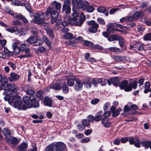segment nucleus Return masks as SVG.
Segmentation results:
<instances>
[{
    "label": "nucleus",
    "instance_id": "obj_56",
    "mask_svg": "<svg viewBox=\"0 0 151 151\" xmlns=\"http://www.w3.org/2000/svg\"><path fill=\"white\" fill-rule=\"evenodd\" d=\"M100 101V99L97 98H96L92 99L91 101V103L93 105H96Z\"/></svg>",
    "mask_w": 151,
    "mask_h": 151
},
{
    "label": "nucleus",
    "instance_id": "obj_41",
    "mask_svg": "<svg viewBox=\"0 0 151 151\" xmlns=\"http://www.w3.org/2000/svg\"><path fill=\"white\" fill-rule=\"evenodd\" d=\"M80 18V19L79 21L80 24H79V26L81 27L85 20V17L83 13L82 12L81 13Z\"/></svg>",
    "mask_w": 151,
    "mask_h": 151
},
{
    "label": "nucleus",
    "instance_id": "obj_54",
    "mask_svg": "<svg viewBox=\"0 0 151 151\" xmlns=\"http://www.w3.org/2000/svg\"><path fill=\"white\" fill-rule=\"evenodd\" d=\"M115 27H117L120 28L122 29H123L124 30H125L128 29V28H127L126 27H124L120 24H117L116 23H115Z\"/></svg>",
    "mask_w": 151,
    "mask_h": 151
},
{
    "label": "nucleus",
    "instance_id": "obj_11",
    "mask_svg": "<svg viewBox=\"0 0 151 151\" xmlns=\"http://www.w3.org/2000/svg\"><path fill=\"white\" fill-rule=\"evenodd\" d=\"M119 78L117 77H114L111 78L108 80L107 82L109 86L111 85V84L115 86H117L119 84Z\"/></svg>",
    "mask_w": 151,
    "mask_h": 151
},
{
    "label": "nucleus",
    "instance_id": "obj_63",
    "mask_svg": "<svg viewBox=\"0 0 151 151\" xmlns=\"http://www.w3.org/2000/svg\"><path fill=\"white\" fill-rule=\"evenodd\" d=\"M23 6H24L26 9L29 12L31 11V9L30 6L29 5V3H26L25 4L23 3Z\"/></svg>",
    "mask_w": 151,
    "mask_h": 151
},
{
    "label": "nucleus",
    "instance_id": "obj_21",
    "mask_svg": "<svg viewBox=\"0 0 151 151\" xmlns=\"http://www.w3.org/2000/svg\"><path fill=\"white\" fill-rule=\"evenodd\" d=\"M7 139L9 142L13 145H15L18 144V139L15 137L11 136L7 138Z\"/></svg>",
    "mask_w": 151,
    "mask_h": 151
},
{
    "label": "nucleus",
    "instance_id": "obj_30",
    "mask_svg": "<svg viewBox=\"0 0 151 151\" xmlns=\"http://www.w3.org/2000/svg\"><path fill=\"white\" fill-rule=\"evenodd\" d=\"M51 5L53 6L52 8H55L57 10H59L61 8V4L56 1H54L51 3Z\"/></svg>",
    "mask_w": 151,
    "mask_h": 151
},
{
    "label": "nucleus",
    "instance_id": "obj_64",
    "mask_svg": "<svg viewBox=\"0 0 151 151\" xmlns=\"http://www.w3.org/2000/svg\"><path fill=\"white\" fill-rule=\"evenodd\" d=\"M23 15L21 14L16 13L15 14V19H21L23 17Z\"/></svg>",
    "mask_w": 151,
    "mask_h": 151
},
{
    "label": "nucleus",
    "instance_id": "obj_29",
    "mask_svg": "<svg viewBox=\"0 0 151 151\" xmlns=\"http://www.w3.org/2000/svg\"><path fill=\"white\" fill-rule=\"evenodd\" d=\"M83 84L87 88H90L92 86V83L88 79H83L82 81Z\"/></svg>",
    "mask_w": 151,
    "mask_h": 151
},
{
    "label": "nucleus",
    "instance_id": "obj_27",
    "mask_svg": "<svg viewBox=\"0 0 151 151\" xmlns=\"http://www.w3.org/2000/svg\"><path fill=\"white\" fill-rule=\"evenodd\" d=\"M102 111H99L96 113V116L94 117L95 121L99 122L103 119L102 117Z\"/></svg>",
    "mask_w": 151,
    "mask_h": 151
},
{
    "label": "nucleus",
    "instance_id": "obj_12",
    "mask_svg": "<svg viewBox=\"0 0 151 151\" xmlns=\"http://www.w3.org/2000/svg\"><path fill=\"white\" fill-rule=\"evenodd\" d=\"M128 81L127 80L122 81L119 84V87L121 90L124 89L126 92H129V91H127L128 88Z\"/></svg>",
    "mask_w": 151,
    "mask_h": 151
},
{
    "label": "nucleus",
    "instance_id": "obj_1",
    "mask_svg": "<svg viewBox=\"0 0 151 151\" xmlns=\"http://www.w3.org/2000/svg\"><path fill=\"white\" fill-rule=\"evenodd\" d=\"M4 99L6 101H8L10 103H14V106L18 109L21 100V97L17 96L16 93H13L8 94L4 97Z\"/></svg>",
    "mask_w": 151,
    "mask_h": 151
},
{
    "label": "nucleus",
    "instance_id": "obj_58",
    "mask_svg": "<svg viewBox=\"0 0 151 151\" xmlns=\"http://www.w3.org/2000/svg\"><path fill=\"white\" fill-rule=\"evenodd\" d=\"M87 118L88 119V120L90 121V122H93L95 121L94 116L92 115H89L88 116Z\"/></svg>",
    "mask_w": 151,
    "mask_h": 151
},
{
    "label": "nucleus",
    "instance_id": "obj_24",
    "mask_svg": "<svg viewBox=\"0 0 151 151\" xmlns=\"http://www.w3.org/2000/svg\"><path fill=\"white\" fill-rule=\"evenodd\" d=\"M150 83L148 81L146 82L144 85V92L147 93L151 91V88H150Z\"/></svg>",
    "mask_w": 151,
    "mask_h": 151
},
{
    "label": "nucleus",
    "instance_id": "obj_15",
    "mask_svg": "<svg viewBox=\"0 0 151 151\" xmlns=\"http://www.w3.org/2000/svg\"><path fill=\"white\" fill-rule=\"evenodd\" d=\"M36 98L34 96H31L29 97L27 96H24L23 97V99L25 101H27L28 104L32 103L35 101Z\"/></svg>",
    "mask_w": 151,
    "mask_h": 151
},
{
    "label": "nucleus",
    "instance_id": "obj_62",
    "mask_svg": "<svg viewBox=\"0 0 151 151\" xmlns=\"http://www.w3.org/2000/svg\"><path fill=\"white\" fill-rule=\"evenodd\" d=\"M38 50L40 53H42L45 52L46 49L43 46H41L39 47Z\"/></svg>",
    "mask_w": 151,
    "mask_h": 151
},
{
    "label": "nucleus",
    "instance_id": "obj_31",
    "mask_svg": "<svg viewBox=\"0 0 151 151\" xmlns=\"http://www.w3.org/2000/svg\"><path fill=\"white\" fill-rule=\"evenodd\" d=\"M97 11L100 13H103L106 16H107L109 14V12L106 8L103 6L99 7L97 8Z\"/></svg>",
    "mask_w": 151,
    "mask_h": 151
},
{
    "label": "nucleus",
    "instance_id": "obj_39",
    "mask_svg": "<svg viewBox=\"0 0 151 151\" xmlns=\"http://www.w3.org/2000/svg\"><path fill=\"white\" fill-rule=\"evenodd\" d=\"M28 108L33 107L34 108H37L39 106V104L38 102L36 101L32 103H29L28 104Z\"/></svg>",
    "mask_w": 151,
    "mask_h": 151
},
{
    "label": "nucleus",
    "instance_id": "obj_28",
    "mask_svg": "<svg viewBox=\"0 0 151 151\" xmlns=\"http://www.w3.org/2000/svg\"><path fill=\"white\" fill-rule=\"evenodd\" d=\"M27 146V143L23 142L18 146V150L19 151H24L26 150Z\"/></svg>",
    "mask_w": 151,
    "mask_h": 151
},
{
    "label": "nucleus",
    "instance_id": "obj_37",
    "mask_svg": "<svg viewBox=\"0 0 151 151\" xmlns=\"http://www.w3.org/2000/svg\"><path fill=\"white\" fill-rule=\"evenodd\" d=\"M109 51L114 52L115 53L118 54H119L122 52V50L120 49L115 47H109Z\"/></svg>",
    "mask_w": 151,
    "mask_h": 151
},
{
    "label": "nucleus",
    "instance_id": "obj_2",
    "mask_svg": "<svg viewBox=\"0 0 151 151\" xmlns=\"http://www.w3.org/2000/svg\"><path fill=\"white\" fill-rule=\"evenodd\" d=\"M75 10V9L74 7L73 8L72 10L74 12L72 14V17L69 18L71 20V25L79 26V24H80V19H78L79 13Z\"/></svg>",
    "mask_w": 151,
    "mask_h": 151
},
{
    "label": "nucleus",
    "instance_id": "obj_13",
    "mask_svg": "<svg viewBox=\"0 0 151 151\" xmlns=\"http://www.w3.org/2000/svg\"><path fill=\"white\" fill-rule=\"evenodd\" d=\"M137 86V81L136 80L132 82H131L129 83L128 85V88L127 91H131L132 88L136 89Z\"/></svg>",
    "mask_w": 151,
    "mask_h": 151
},
{
    "label": "nucleus",
    "instance_id": "obj_20",
    "mask_svg": "<svg viewBox=\"0 0 151 151\" xmlns=\"http://www.w3.org/2000/svg\"><path fill=\"white\" fill-rule=\"evenodd\" d=\"M71 20L69 17L66 16L64 17L63 21L61 22V24L63 27H65L69 24L71 25Z\"/></svg>",
    "mask_w": 151,
    "mask_h": 151
},
{
    "label": "nucleus",
    "instance_id": "obj_26",
    "mask_svg": "<svg viewBox=\"0 0 151 151\" xmlns=\"http://www.w3.org/2000/svg\"><path fill=\"white\" fill-rule=\"evenodd\" d=\"M141 144L142 146L145 147V149H147L149 147H150L151 142L150 141L144 140L141 142Z\"/></svg>",
    "mask_w": 151,
    "mask_h": 151
},
{
    "label": "nucleus",
    "instance_id": "obj_52",
    "mask_svg": "<svg viewBox=\"0 0 151 151\" xmlns=\"http://www.w3.org/2000/svg\"><path fill=\"white\" fill-rule=\"evenodd\" d=\"M140 144L141 142L139 139H137L135 140L134 145L136 147L139 148L140 147Z\"/></svg>",
    "mask_w": 151,
    "mask_h": 151
},
{
    "label": "nucleus",
    "instance_id": "obj_8",
    "mask_svg": "<svg viewBox=\"0 0 151 151\" xmlns=\"http://www.w3.org/2000/svg\"><path fill=\"white\" fill-rule=\"evenodd\" d=\"M40 16V15L38 13H36L34 14V20L35 23L38 24H43L44 22L43 17L42 18Z\"/></svg>",
    "mask_w": 151,
    "mask_h": 151
},
{
    "label": "nucleus",
    "instance_id": "obj_34",
    "mask_svg": "<svg viewBox=\"0 0 151 151\" xmlns=\"http://www.w3.org/2000/svg\"><path fill=\"white\" fill-rule=\"evenodd\" d=\"M50 88L56 90H61V87L59 84L56 83H52L50 85Z\"/></svg>",
    "mask_w": 151,
    "mask_h": 151
},
{
    "label": "nucleus",
    "instance_id": "obj_6",
    "mask_svg": "<svg viewBox=\"0 0 151 151\" xmlns=\"http://www.w3.org/2000/svg\"><path fill=\"white\" fill-rule=\"evenodd\" d=\"M27 41L30 44H33L35 46H39L43 42L42 39L37 38H28Z\"/></svg>",
    "mask_w": 151,
    "mask_h": 151
},
{
    "label": "nucleus",
    "instance_id": "obj_16",
    "mask_svg": "<svg viewBox=\"0 0 151 151\" xmlns=\"http://www.w3.org/2000/svg\"><path fill=\"white\" fill-rule=\"evenodd\" d=\"M18 89V87L14 83L10 84L8 85V87L7 89V93L8 91H12L14 92L13 93H16ZM13 92L11 93H12Z\"/></svg>",
    "mask_w": 151,
    "mask_h": 151
},
{
    "label": "nucleus",
    "instance_id": "obj_45",
    "mask_svg": "<svg viewBox=\"0 0 151 151\" xmlns=\"http://www.w3.org/2000/svg\"><path fill=\"white\" fill-rule=\"evenodd\" d=\"M6 30L8 32L12 33L15 32L17 31V28L16 27H12L6 28Z\"/></svg>",
    "mask_w": 151,
    "mask_h": 151
},
{
    "label": "nucleus",
    "instance_id": "obj_49",
    "mask_svg": "<svg viewBox=\"0 0 151 151\" xmlns=\"http://www.w3.org/2000/svg\"><path fill=\"white\" fill-rule=\"evenodd\" d=\"M96 49L100 50H104L103 47L99 45L98 44L95 45L93 44V45L92 49L96 50Z\"/></svg>",
    "mask_w": 151,
    "mask_h": 151
},
{
    "label": "nucleus",
    "instance_id": "obj_23",
    "mask_svg": "<svg viewBox=\"0 0 151 151\" xmlns=\"http://www.w3.org/2000/svg\"><path fill=\"white\" fill-rule=\"evenodd\" d=\"M52 100L48 97L45 96L44 99V103L47 106L51 107L52 106Z\"/></svg>",
    "mask_w": 151,
    "mask_h": 151
},
{
    "label": "nucleus",
    "instance_id": "obj_14",
    "mask_svg": "<svg viewBox=\"0 0 151 151\" xmlns=\"http://www.w3.org/2000/svg\"><path fill=\"white\" fill-rule=\"evenodd\" d=\"M67 78V83L68 86H72L74 85V81H76V78L74 76H68Z\"/></svg>",
    "mask_w": 151,
    "mask_h": 151
},
{
    "label": "nucleus",
    "instance_id": "obj_4",
    "mask_svg": "<svg viewBox=\"0 0 151 151\" xmlns=\"http://www.w3.org/2000/svg\"><path fill=\"white\" fill-rule=\"evenodd\" d=\"M8 84V82L3 79L2 76L0 75V88L1 90H4L3 94L6 96L7 95V89L9 85Z\"/></svg>",
    "mask_w": 151,
    "mask_h": 151
},
{
    "label": "nucleus",
    "instance_id": "obj_10",
    "mask_svg": "<svg viewBox=\"0 0 151 151\" xmlns=\"http://www.w3.org/2000/svg\"><path fill=\"white\" fill-rule=\"evenodd\" d=\"M20 76L14 73L11 72L10 73V77L8 78L10 82L17 81L20 78Z\"/></svg>",
    "mask_w": 151,
    "mask_h": 151
},
{
    "label": "nucleus",
    "instance_id": "obj_25",
    "mask_svg": "<svg viewBox=\"0 0 151 151\" xmlns=\"http://www.w3.org/2000/svg\"><path fill=\"white\" fill-rule=\"evenodd\" d=\"M55 143L50 144L46 148V151H57Z\"/></svg>",
    "mask_w": 151,
    "mask_h": 151
},
{
    "label": "nucleus",
    "instance_id": "obj_7",
    "mask_svg": "<svg viewBox=\"0 0 151 151\" xmlns=\"http://www.w3.org/2000/svg\"><path fill=\"white\" fill-rule=\"evenodd\" d=\"M82 81L80 80H76V83L74 84V89L77 91L82 90L83 88Z\"/></svg>",
    "mask_w": 151,
    "mask_h": 151
},
{
    "label": "nucleus",
    "instance_id": "obj_18",
    "mask_svg": "<svg viewBox=\"0 0 151 151\" xmlns=\"http://www.w3.org/2000/svg\"><path fill=\"white\" fill-rule=\"evenodd\" d=\"M101 123L106 128H109L110 126L111 123L109 121V118L107 117H104L101 121Z\"/></svg>",
    "mask_w": 151,
    "mask_h": 151
},
{
    "label": "nucleus",
    "instance_id": "obj_47",
    "mask_svg": "<svg viewBox=\"0 0 151 151\" xmlns=\"http://www.w3.org/2000/svg\"><path fill=\"white\" fill-rule=\"evenodd\" d=\"M122 111V109L119 108L117 109L116 110H115L113 113L112 114V116L114 117H116L119 115V114L120 111Z\"/></svg>",
    "mask_w": 151,
    "mask_h": 151
},
{
    "label": "nucleus",
    "instance_id": "obj_22",
    "mask_svg": "<svg viewBox=\"0 0 151 151\" xmlns=\"http://www.w3.org/2000/svg\"><path fill=\"white\" fill-rule=\"evenodd\" d=\"M44 28L50 37H54L53 31L50 27L48 26V25H45L44 26Z\"/></svg>",
    "mask_w": 151,
    "mask_h": 151
},
{
    "label": "nucleus",
    "instance_id": "obj_57",
    "mask_svg": "<svg viewBox=\"0 0 151 151\" xmlns=\"http://www.w3.org/2000/svg\"><path fill=\"white\" fill-rule=\"evenodd\" d=\"M26 93L27 94L31 96L34 94L35 92L34 90L31 89H29L26 91Z\"/></svg>",
    "mask_w": 151,
    "mask_h": 151
},
{
    "label": "nucleus",
    "instance_id": "obj_51",
    "mask_svg": "<svg viewBox=\"0 0 151 151\" xmlns=\"http://www.w3.org/2000/svg\"><path fill=\"white\" fill-rule=\"evenodd\" d=\"M33 34L34 35L31 36L29 38H37L36 36L37 32V30L36 28H33L32 30Z\"/></svg>",
    "mask_w": 151,
    "mask_h": 151
},
{
    "label": "nucleus",
    "instance_id": "obj_50",
    "mask_svg": "<svg viewBox=\"0 0 151 151\" xmlns=\"http://www.w3.org/2000/svg\"><path fill=\"white\" fill-rule=\"evenodd\" d=\"M12 4H13L18 6H23V3L18 2V0H12Z\"/></svg>",
    "mask_w": 151,
    "mask_h": 151
},
{
    "label": "nucleus",
    "instance_id": "obj_46",
    "mask_svg": "<svg viewBox=\"0 0 151 151\" xmlns=\"http://www.w3.org/2000/svg\"><path fill=\"white\" fill-rule=\"evenodd\" d=\"M93 44L91 42L87 40L84 41L83 42V44L84 45L88 46L91 49L92 48Z\"/></svg>",
    "mask_w": 151,
    "mask_h": 151
},
{
    "label": "nucleus",
    "instance_id": "obj_17",
    "mask_svg": "<svg viewBox=\"0 0 151 151\" xmlns=\"http://www.w3.org/2000/svg\"><path fill=\"white\" fill-rule=\"evenodd\" d=\"M28 104L27 103V101H25L23 99V101H22L20 102L19 106H18V109L19 110H25L27 108H28Z\"/></svg>",
    "mask_w": 151,
    "mask_h": 151
},
{
    "label": "nucleus",
    "instance_id": "obj_44",
    "mask_svg": "<svg viewBox=\"0 0 151 151\" xmlns=\"http://www.w3.org/2000/svg\"><path fill=\"white\" fill-rule=\"evenodd\" d=\"M62 89V91L64 94H67L69 91V88L66 83L63 84Z\"/></svg>",
    "mask_w": 151,
    "mask_h": 151
},
{
    "label": "nucleus",
    "instance_id": "obj_42",
    "mask_svg": "<svg viewBox=\"0 0 151 151\" xmlns=\"http://www.w3.org/2000/svg\"><path fill=\"white\" fill-rule=\"evenodd\" d=\"M85 7L86 11L88 12H93L95 9V8L92 6L89 5V4L86 5Z\"/></svg>",
    "mask_w": 151,
    "mask_h": 151
},
{
    "label": "nucleus",
    "instance_id": "obj_32",
    "mask_svg": "<svg viewBox=\"0 0 151 151\" xmlns=\"http://www.w3.org/2000/svg\"><path fill=\"white\" fill-rule=\"evenodd\" d=\"M113 59L117 61L122 62L126 59L124 56L120 55H113Z\"/></svg>",
    "mask_w": 151,
    "mask_h": 151
},
{
    "label": "nucleus",
    "instance_id": "obj_9",
    "mask_svg": "<svg viewBox=\"0 0 151 151\" xmlns=\"http://www.w3.org/2000/svg\"><path fill=\"white\" fill-rule=\"evenodd\" d=\"M55 143L57 151H64L65 150L66 146L63 142H58Z\"/></svg>",
    "mask_w": 151,
    "mask_h": 151
},
{
    "label": "nucleus",
    "instance_id": "obj_43",
    "mask_svg": "<svg viewBox=\"0 0 151 151\" xmlns=\"http://www.w3.org/2000/svg\"><path fill=\"white\" fill-rule=\"evenodd\" d=\"M83 125L84 127H90V121L87 119H83L82 121Z\"/></svg>",
    "mask_w": 151,
    "mask_h": 151
},
{
    "label": "nucleus",
    "instance_id": "obj_33",
    "mask_svg": "<svg viewBox=\"0 0 151 151\" xmlns=\"http://www.w3.org/2000/svg\"><path fill=\"white\" fill-rule=\"evenodd\" d=\"M66 39H67L68 38H66ZM70 39L69 41H67L66 42V44L67 45V44L71 45L75 47L76 46L75 43H76V40H78V38H69Z\"/></svg>",
    "mask_w": 151,
    "mask_h": 151
},
{
    "label": "nucleus",
    "instance_id": "obj_59",
    "mask_svg": "<svg viewBox=\"0 0 151 151\" xmlns=\"http://www.w3.org/2000/svg\"><path fill=\"white\" fill-rule=\"evenodd\" d=\"M14 52L15 55H17L20 53L21 50L19 47H16L13 48Z\"/></svg>",
    "mask_w": 151,
    "mask_h": 151
},
{
    "label": "nucleus",
    "instance_id": "obj_38",
    "mask_svg": "<svg viewBox=\"0 0 151 151\" xmlns=\"http://www.w3.org/2000/svg\"><path fill=\"white\" fill-rule=\"evenodd\" d=\"M63 12H65L66 14H69L71 11V8L69 6L63 5L62 7Z\"/></svg>",
    "mask_w": 151,
    "mask_h": 151
},
{
    "label": "nucleus",
    "instance_id": "obj_60",
    "mask_svg": "<svg viewBox=\"0 0 151 151\" xmlns=\"http://www.w3.org/2000/svg\"><path fill=\"white\" fill-rule=\"evenodd\" d=\"M20 43V41L18 40H16L13 43L12 47L13 48L17 47L18 45Z\"/></svg>",
    "mask_w": 151,
    "mask_h": 151
},
{
    "label": "nucleus",
    "instance_id": "obj_61",
    "mask_svg": "<svg viewBox=\"0 0 151 151\" xmlns=\"http://www.w3.org/2000/svg\"><path fill=\"white\" fill-rule=\"evenodd\" d=\"M119 41V44L121 47L123 46L124 45V41L123 38H118L117 40Z\"/></svg>",
    "mask_w": 151,
    "mask_h": 151
},
{
    "label": "nucleus",
    "instance_id": "obj_53",
    "mask_svg": "<svg viewBox=\"0 0 151 151\" xmlns=\"http://www.w3.org/2000/svg\"><path fill=\"white\" fill-rule=\"evenodd\" d=\"M45 44L49 47H51V42L49 38H45L43 40Z\"/></svg>",
    "mask_w": 151,
    "mask_h": 151
},
{
    "label": "nucleus",
    "instance_id": "obj_19",
    "mask_svg": "<svg viewBox=\"0 0 151 151\" xmlns=\"http://www.w3.org/2000/svg\"><path fill=\"white\" fill-rule=\"evenodd\" d=\"M21 51H25V54L29 53L30 51L26 44H22L19 47Z\"/></svg>",
    "mask_w": 151,
    "mask_h": 151
},
{
    "label": "nucleus",
    "instance_id": "obj_3",
    "mask_svg": "<svg viewBox=\"0 0 151 151\" xmlns=\"http://www.w3.org/2000/svg\"><path fill=\"white\" fill-rule=\"evenodd\" d=\"M87 24L91 26V27H89L88 28V30L91 33H95L97 32L99 25L95 21H88L87 22Z\"/></svg>",
    "mask_w": 151,
    "mask_h": 151
},
{
    "label": "nucleus",
    "instance_id": "obj_5",
    "mask_svg": "<svg viewBox=\"0 0 151 151\" xmlns=\"http://www.w3.org/2000/svg\"><path fill=\"white\" fill-rule=\"evenodd\" d=\"M45 14L47 15L50 14L52 18L57 19H58V17L59 15L58 12L55 11L53 8H51L50 7L47 9L45 12Z\"/></svg>",
    "mask_w": 151,
    "mask_h": 151
},
{
    "label": "nucleus",
    "instance_id": "obj_35",
    "mask_svg": "<svg viewBox=\"0 0 151 151\" xmlns=\"http://www.w3.org/2000/svg\"><path fill=\"white\" fill-rule=\"evenodd\" d=\"M88 4V2L87 1L84 2L82 0H79L77 2V4L78 7L79 9H81L83 8L84 5L86 4Z\"/></svg>",
    "mask_w": 151,
    "mask_h": 151
},
{
    "label": "nucleus",
    "instance_id": "obj_55",
    "mask_svg": "<svg viewBox=\"0 0 151 151\" xmlns=\"http://www.w3.org/2000/svg\"><path fill=\"white\" fill-rule=\"evenodd\" d=\"M113 26L115 27V23H110L108 24L106 26L107 28V31L108 32H110V30L111 27Z\"/></svg>",
    "mask_w": 151,
    "mask_h": 151
},
{
    "label": "nucleus",
    "instance_id": "obj_36",
    "mask_svg": "<svg viewBox=\"0 0 151 151\" xmlns=\"http://www.w3.org/2000/svg\"><path fill=\"white\" fill-rule=\"evenodd\" d=\"M45 94V92L42 90L38 91L36 93V96L40 99H42Z\"/></svg>",
    "mask_w": 151,
    "mask_h": 151
},
{
    "label": "nucleus",
    "instance_id": "obj_40",
    "mask_svg": "<svg viewBox=\"0 0 151 151\" xmlns=\"http://www.w3.org/2000/svg\"><path fill=\"white\" fill-rule=\"evenodd\" d=\"M2 132L6 137H8L10 136L11 133L9 130L6 128H4L3 129Z\"/></svg>",
    "mask_w": 151,
    "mask_h": 151
},
{
    "label": "nucleus",
    "instance_id": "obj_48",
    "mask_svg": "<svg viewBox=\"0 0 151 151\" xmlns=\"http://www.w3.org/2000/svg\"><path fill=\"white\" fill-rule=\"evenodd\" d=\"M144 81V79L143 78H140L138 82H137V83H138L139 84V89L140 90L143 89L144 86H142L141 87H140L143 84Z\"/></svg>",
    "mask_w": 151,
    "mask_h": 151
}]
</instances>
